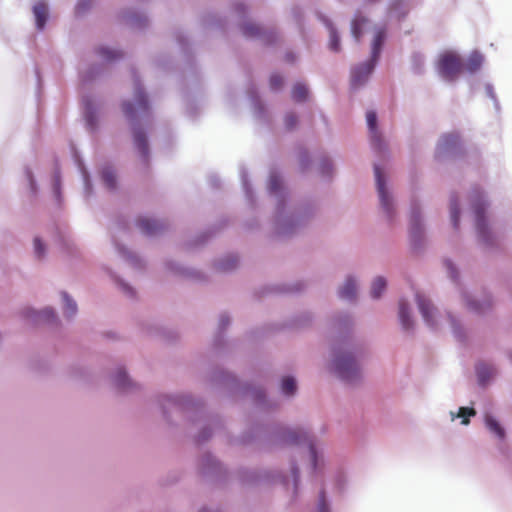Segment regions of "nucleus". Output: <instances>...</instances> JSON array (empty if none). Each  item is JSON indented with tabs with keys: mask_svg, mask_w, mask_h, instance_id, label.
I'll return each mask as SVG.
<instances>
[{
	"mask_svg": "<svg viewBox=\"0 0 512 512\" xmlns=\"http://www.w3.org/2000/svg\"><path fill=\"white\" fill-rule=\"evenodd\" d=\"M386 38V31L384 28L377 29L373 42H372V51H371V59L352 70L351 73V85L353 87H358L364 84L369 75L372 73L374 69V65L380 56V52L383 46V43Z\"/></svg>",
	"mask_w": 512,
	"mask_h": 512,
	"instance_id": "1",
	"label": "nucleus"
},
{
	"mask_svg": "<svg viewBox=\"0 0 512 512\" xmlns=\"http://www.w3.org/2000/svg\"><path fill=\"white\" fill-rule=\"evenodd\" d=\"M463 67L462 59L454 52L443 53L437 64L439 74L447 81L455 80L463 71Z\"/></svg>",
	"mask_w": 512,
	"mask_h": 512,
	"instance_id": "2",
	"label": "nucleus"
},
{
	"mask_svg": "<svg viewBox=\"0 0 512 512\" xmlns=\"http://www.w3.org/2000/svg\"><path fill=\"white\" fill-rule=\"evenodd\" d=\"M335 372L344 381L353 382L359 377V368L349 353L337 354L334 359Z\"/></svg>",
	"mask_w": 512,
	"mask_h": 512,
	"instance_id": "3",
	"label": "nucleus"
},
{
	"mask_svg": "<svg viewBox=\"0 0 512 512\" xmlns=\"http://www.w3.org/2000/svg\"><path fill=\"white\" fill-rule=\"evenodd\" d=\"M135 103L124 102L122 105L123 113L127 119L133 120L138 114L145 113L149 109L147 97L142 87L135 84Z\"/></svg>",
	"mask_w": 512,
	"mask_h": 512,
	"instance_id": "4",
	"label": "nucleus"
},
{
	"mask_svg": "<svg viewBox=\"0 0 512 512\" xmlns=\"http://www.w3.org/2000/svg\"><path fill=\"white\" fill-rule=\"evenodd\" d=\"M374 173L381 206L387 212V214H390L392 199L386 191L384 175L378 165L374 166Z\"/></svg>",
	"mask_w": 512,
	"mask_h": 512,
	"instance_id": "5",
	"label": "nucleus"
},
{
	"mask_svg": "<svg viewBox=\"0 0 512 512\" xmlns=\"http://www.w3.org/2000/svg\"><path fill=\"white\" fill-rule=\"evenodd\" d=\"M283 441L287 444H300L303 442H308V448L310 451V454L312 458L315 460L316 458V451L312 444V442L309 440L308 435L300 430H288L283 435Z\"/></svg>",
	"mask_w": 512,
	"mask_h": 512,
	"instance_id": "6",
	"label": "nucleus"
},
{
	"mask_svg": "<svg viewBox=\"0 0 512 512\" xmlns=\"http://www.w3.org/2000/svg\"><path fill=\"white\" fill-rule=\"evenodd\" d=\"M137 226L147 236L157 235L166 228L165 223L147 217L140 218L137 221Z\"/></svg>",
	"mask_w": 512,
	"mask_h": 512,
	"instance_id": "7",
	"label": "nucleus"
},
{
	"mask_svg": "<svg viewBox=\"0 0 512 512\" xmlns=\"http://www.w3.org/2000/svg\"><path fill=\"white\" fill-rule=\"evenodd\" d=\"M416 301L420 310V313L422 314V317L424 318L427 325L430 327L435 326V322L433 319V312L435 310L434 306L430 302V300L426 299L424 296L417 294L416 295Z\"/></svg>",
	"mask_w": 512,
	"mask_h": 512,
	"instance_id": "8",
	"label": "nucleus"
},
{
	"mask_svg": "<svg viewBox=\"0 0 512 512\" xmlns=\"http://www.w3.org/2000/svg\"><path fill=\"white\" fill-rule=\"evenodd\" d=\"M133 138L134 145L137 148L140 156L143 158L144 162H147L149 150L145 133L140 129L133 128Z\"/></svg>",
	"mask_w": 512,
	"mask_h": 512,
	"instance_id": "9",
	"label": "nucleus"
},
{
	"mask_svg": "<svg viewBox=\"0 0 512 512\" xmlns=\"http://www.w3.org/2000/svg\"><path fill=\"white\" fill-rule=\"evenodd\" d=\"M367 125L371 133V142L374 146H380V137L377 132V116L374 111H368L366 114Z\"/></svg>",
	"mask_w": 512,
	"mask_h": 512,
	"instance_id": "10",
	"label": "nucleus"
},
{
	"mask_svg": "<svg viewBox=\"0 0 512 512\" xmlns=\"http://www.w3.org/2000/svg\"><path fill=\"white\" fill-rule=\"evenodd\" d=\"M483 63V56L479 52H473L464 63L463 70L474 73L480 69Z\"/></svg>",
	"mask_w": 512,
	"mask_h": 512,
	"instance_id": "11",
	"label": "nucleus"
},
{
	"mask_svg": "<svg viewBox=\"0 0 512 512\" xmlns=\"http://www.w3.org/2000/svg\"><path fill=\"white\" fill-rule=\"evenodd\" d=\"M33 12L37 28L40 30L43 29L47 20V6L42 2L37 3L33 8Z\"/></svg>",
	"mask_w": 512,
	"mask_h": 512,
	"instance_id": "12",
	"label": "nucleus"
},
{
	"mask_svg": "<svg viewBox=\"0 0 512 512\" xmlns=\"http://www.w3.org/2000/svg\"><path fill=\"white\" fill-rule=\"evenodd\" d=\"M356 284L351 278H348L339 290V296L342 299L352 300L356 296Z\"/></svg>",
	"mask_w": 512,
	"mask_h": 512,
	"instance_id": "13",
	"label": "nucleus"
},
{
	"mask_svg": "<svg viewBox=\"0 0 512 512\" xmlns=\"http://www.w3.org/2000/svg\"><path fill=\"white\" fill-rule=\"evenodd\" d=\"M399 318L403 329L409 330L410 328H412L413 321L409 315L408 305L404 300H401L399 302Z\"/></svg>",
	"mask_w": 512,
	"mask_h": 512,
	"instance_id": "14",
	"label": "nucleus"
},
{
	"mask_svg": "<svg viewBox=\"0 0 512 512\" xmlns=\"http://www.w3.org/2000/svg\"><path fill=\"white\" fill-rule=\"evenodd\" d=\"M460 142V138L457 134L450 133L445 134L441 137L438 148L442 151L448 150L450 148H453L457 146Z\"/></svg>",
	"mask_w": 512,
	"mask_h": 512,
	"instance_id": "15",
	"label": "nucleus"
},
{
	"mask_svg": "<svg viewBox=\"0 0 512 512\" xmlns=\"http://www.w3.org/2000/svg\"><path fill=\"white\" fill-rule=\"evenodd\" d=\"M475 214H476V228H477L478 234L483 240H486L488 231H487V226H486L485 219L483 216V209L480 206H477L475 208Z\"/></svg>",
	"mask_w": 512,
	"mask_h": 512,
	"instance_id": "16",
	"label": "nucleus"
},
{
	"mask_svg": "<svg viewBox=\"0 0 512 512\" xmlns=\"http://www.w3.org/2000/svg\"><path fill=\"white\" fill-rule=\"evenodd\" d=\"M102 180L108 189H114L116 187V175L112 168H104L102 170Z\"/></svg>",
	"mask_w": 512,
	"mask_h": 512,
	"instance_id": "17",
	"label": "nucleus"
},
{
	"mask_svg": "<svg viewBox=\"0 0 512 512\" xmlns=\"http://www.w3.org/2000/svg\"><path fill=\"white\" fill-rule=\"evenodd\" d=\"M308 96V89L304 84L297 83L292 89V98L297 102L304 101Z\"/></svg>",
	"mask_w": 512,
	"mask_h": 512,
	"instance_id": "18",
	"label": "nucleus"
},
{
	"mask_svg": "<svg viewBox=\"0 0 512 512\" xmlns=\"http://www.w3.org/2000/svg\"><path fill=\"white\" fill-rule=\"evenodd\" d=\"M386 288V281L382 277H377L371 286V296L375 299L379 298Z\"/></svg>",
	"mask_w": 512,
	"mask_h": 512,
	"instance_id": "19",
	"label": "nucleus"
},
{
	"mask_svg": "<svg viewBox=\"0 0 512 512\" xmlns=\"http://www.w3.org/2000/svg\"><path fill=\"white\" fill-rule=\"evenodd\" d=\"M297 386L293 377L287 376L282 379L281 390L285 395H293Z\"/></svg>",
	"mask_w": 512,
	"mask_h": 512,
	"instance_id": "20",
	"label": "nucleus"
},
{
	"mask_svg": "<svg viewBox=\"0 0 512 512\" xmlns=\"http://www.w3.org/2000/svg\"><path fill=\"white\" fill-rule=\"evenodd\" d=\"M485 422H486V426L488 427V429L491 432H493L499 438H503L504 437V430L500 426V424L497 422L496 419H494L492 416H486Z\"/></svg>",
	"mask_w": 512,
	"mask_h": 512,
	"instance_id": "21",
	"label": "nucleus"
},
{
	"mask_svg": "<svg viewBox=\"0 0 512 512\" xmlns=\"http://www.w3.org/2000/svg\"><path fill=\"white\" fill-rule=\"evenodd\" d=\"M97 53L99 54V56H101L104 60L107 61H112L122 57V53L120 51L112 50L106 47H100L97 50Z\"/></svg>",
	"mask_w": 512,
	"mask_h": 512,
	"instance_id": "22",
	"label": "nucleus"
},
{
	"mask_svg": "<svg viewBox=\"0 0 512 512\" xmlns=\"http://www.w3.org/2000/svg\"><path fill=\"white\" fill-rule=\"evenodd\" d=\"M64 300V314L68 317L73 316L77 311L76 303L68 296L67 293H62Z\"/></svg>",
	"mask_w": 512,
	"mask_h": 512,
	"instance_id": "23",
	"label": "nucleus"
},
{
	"mask_svg": "<svg viewBox=\"0 0 512 512\" xmlns=\"http://www.w3.org/2000/svg\"><path fill=\"white\" fill-rule=\"evenodd\" d=\"M243 34L247 37L262 36V29L254 23H246L242 27Z\"/></svg>",
	"mask_w": 512,
	"mask_h": 512,
	"instance_id": "24",
	"label": "nucleus"
},
{
	"mask_svg": "<svg viewBox=\"0 0 512 512\" xmlns=\"http://www.w3.org/2000/svg\"><path fill=\"white\" fill-rule=\"evenodd\" d=\"M450 214H451V221L453 223V226L457 229L459 225V206L457 200H451L450 203Z\"/></svg>",
	"mask_w": 512,
	"mask_h": 512,
	"instance_id": "25",
	"label": "nucleus"
},
{
	"mask_svg": "<svg viewBox=\"0 0 512 512\" xmlns=\"http://www.w3.org/2000/svg\"><path fill=\"white\" fill-rule=\"evenodd\" d=\"M476 369L479 381L482 384H484L492 375L491 369L484 364H479Z\"/></svg>",
	"mask_w": 512,
	"mask_h": 512,
	"instance_id": "26",
	"label": "nucleus"
},
{
	"mask_svg": "<svg viewBox=\"0 0 512 512\" xmlns=\"http://www.w3.org/2000/svg\"><path fill=\"white\" fill-rule=\"evenodd\" d=\"M237 258L234 256H229L226 259L222 260L218 264V269L221 271H228L234 267H236L237 264Z\"/></svg>",
	"mask_w": 512,
	"mask_h": 512,
	"instance_id": "27",
	"label": "nucleus"
},
{
	"mask_svg": "<svg viewBox=\"0 0 512 512\" xmlns=\"http://www.w3.org/2000/svg\"><path fill=\"white\" fill-rule=\"evenodd\" d=\"M467 306L471 311H474L476 313H482L486 309H488L491 306V304L490 302H484L483 304H480L479 302L473 300L468 301Z\"/></svg>",
	"mask_w": 512,
	"mask_h": 512,
	"instance_id": "28",
	"label": "nucleus"
},
{
	"mask_svg": "<svg viewBox=\"0 0 512 512\" xmlns=\"http://www.w3.org/2000/svg\"><path fill=\"white\" fill-rule=\"evenodd\" d=\"M476 411L473 408L461 407L457 414V417L462 418V424L467 425L469 423V417L474 416Z\"/></svg>",
	"mask_w": 512,
	"mask_h": 512,
	"instance_id": "29",
	"label": "nucleus"
},
{
	"mask_svg": "<svg viewBox=\"0 0 512 512\" xmlns=\"http://www.w3.org/2000/svg\"><path fill=\"white\" fill-rule=\"evenodd\" d=\"M330 49L337 52L340 50V40L334 28H330Z\"/></svg>",
	"mask_w": 512,
	"mask_h": 512,
	"instance_id": "30",
	"label": "nucleus"
},
{
	"mask_svg": "<svg viewBox=\"0 0 512 512\" xmlns=\"http://www.w3.org/2000/svg\"><path fill=\"white\" fill-rule=\"evenodd\" d=\"M115 383L120 388H125L129 383V379L123 370H119L115 376Z\"/></svg>",
	"mask_w": 512,
	"mask_h": 512,
	"instance_id": "31",
	"label": "nucleus"
},
{
	"mask_svg": "<svg viewBox=\"0 0 512 512\" xmlns=\"http://www.w3.org/2000/svg\"><path fill=\"white\" fill-rule=\"evenodd\" d=\"M280 186H281L280 178L276 175H271L269 178V182H268V188H269L270 192L276 193L280 189Z\"/></svg>",
	"mask_w": 512,
	"mask_h": 512,
	"instance_id": "32",
	"label": "nucleus"
},
{
	"mask_svg": "<svg viewBox=\"0 0 512 512\" xmlns=\"http://www.w3.org/2000/svg\"><path fill=\"white\" fill-rule=\"evenodd\" d=\"M410 222H411V234L415 235L420 230L418 213H416L414 211L412 212Z\"/></svg>",
	"mask_w": 512,
	"mask_h": 512,
	"instance_id": "33",
	"label": "nucleus"
},
{
	"mask_svg": "<svg viewBox=\"0 0 512 512\" xmlns=\"http://www.w3.org/2000/svg\"><path fill=\"white\" fill-rule=\"evenodd\" d=\"M364 20H357L355 19L353 22H352V33H353V36L355 37V39L357 41H359L361 35H362V31H361V24Z\"/></svg>",
	"mask_w": 512,
	"mask_h": 512,
	"instance_id": "34",
	"label": "nucleus"
},
{
	"mask_svg": "<svg viewBox=\"0 0 512 512\" xmlns=\"http://www.w3.org/2000/svg\"><path fill=\"white\" fill-rule=\"evenodd\" d=\"M283 84V78L278 74H273L270 77V87L273 90L279 89Z\"/></svg>",
	"mask_w": 512,
	"mask_h": 512,
	"instance_id": "35",
	"label": "nucleus"
},
{
	"mask_svg": "<svg viewBox=\"0 0 512 512\" xmlns=\"http://www.w3.org/2000/svg\"><path fill=\"white\" fill-rule=\"evenodd\" d=\"M287 130H292L297 124V117L293 113H289L284 119Z\"/></svg>",
	"mask_w": 512,
	"mask_h": 512,
	"instance_id": "36",
	"label": "nucleus"
},
{
	"mask_svg": "<svg viewBox=\"0 0 512 512\" xmlns=\"http://www.w3.org/2000/svg\"><path fill=\"white\" fill-rule=\"evenodd\" d=\"M92 4L91 0H80L76 6V13L81 14L86 11Z\"/></svg>",
	"mask_w": 512,
	"mask_h": 512,
	"instance_id": "37",
	"label": "nucleus"
},
{
	"mask_svg": "<svg viewBox=\"0 0 512 512\" xmlns=\"http://www.w3.org/2000/svg\"><path fill=\"white\" fill-rule=\"evenodd\" d=\"M34 248H35L36 255L39 258L43 257L45 248H44V245H43V243L41 242V240L39 238H35V240H34Z\"/></svg>",
	"mask_w": 512,
	"mask_h": 512,
	"instance_id": "38",
	"label": "nucleus"
},
{
	"mask_svg": "<svg viewBox=\"0 0 512 512\" xmlns=\"http://www.w3.org/2000/svg\"><path fill=\"white\" fill-rule=\"evenodd\" d=\"M444 263H445V266L449 273V276L451 277V279L455 280L457 278V271H456L455 267L453 266L452 262L449 260H446Z\"/></svg>",
	"mask_w": 512,
	"mask_h": 512,
	"instance_id": "39",
	"label": "nucleus"
},
{
	"mask_svg": "<svg viewBox=\"0 0 512 512\" xmlns=\"http://www.w3.org/2000/svg\"><path fill=\"white\" fill-rule=\"evenodd\" d=\"M40 316L45 318L47 321H52L55 319V313L52 309L46 308L41 313Z\"/></svg>",
	"mask_w": 512,
	"mask_h": 512,
	"instance_id": "40",
	"label": "nucleus"
},
{
	"mask_svg": "<svg viewBox=\"0 0 512 512\" xmlns=\"http://www.w3.org/2000/svg\"><path fill=\"white\" fill-rule=\"evenodd\" d=\"M86 122H87V125L90 127V129H94L96 122H95V118H94L92 112H90V111L86 112Z\"/></svg>",
	"mask_w": 512,
	"mask_h": 512,
	"instance_id": "41",
	"label": "nucleus"
},
{
	"mask_svg": "<svg viewBox=\"0 0 512 512\" xmlns=\"http://www.w3.org/2000/svg\"><path fill=\"white\" fill-rule=\"evenodd\" d=\"M318 512H328V507L325 503L324 492H322L321 497H320Z\"/></svg>",
	"mask_w": 512,
	"mask_h": 512,
	"instance_id": "42",
	"label": "nucleus"
},
{
	"mask_svg": "<svg viewBox=\"0 0 512 512\" xmlns=\"http://www.w3.org/2000/svg\"><path fill=\"white\" fill-rule=\"evenodd\" d=\"M121 286H122L123 291H124L125 293H127V294H129V295H131V296L133 295V291H132V289H131L128 285H126V284H121Z\"/></svg>",
	"mask_w": 512,
	"mask_h": 512,
	"instance_id": "43",
	"label": "nucleus"
},
{
	"mask_svg": "<svg viewBox=\"0 0 512 512\" xmlns=\"http://www.w3.org/2000/svg\"><path fill=\"white\" fill-rule=\"evenodd\" d=\"M220 322L222 328H225L229 323V319L226 316H222Z\"/></svg>",
	"mask_w": 512,
	"mask_h": 512,
	"instance_id": "44",
	"label": "nucleus"
},
{
	"mask_svg": "<svg viewBox=\"0 0 512 512\" xmlns=\"http://www.w3.org/2000/svg\"><path fill=\"white\" fill-rule=\"evenodd\" d=\"M60 186V178L58 175L55 176V189L58 190Z\"/></svg>",
	"mask_w": 512,
	"mask_h": 512,
	"instance_id": "45",
	"label": "nucleus"
},
{
	"mask_svg": "<svg viewBox=\"0 0 512 512\" xmlns=\"http://www.w3.org/2000/svg\"><path fill=\"white\" fill-rule=\"evenodd\" d=\"M286 59H287V61H291L292 62L294 60V57L291 54H287L286 55Z\"/></svg>",
	"mask_w": 512,
	"mask_h": 512,
	"instance_id": "46",
	"label": "nucleus"
},
{
	"mask_svg": "<svg viewBox=\"0 0 512 512\" xmlns=\"http://www.w3.org/2000/svg\"><path fill=\"white\" fill-rule=\"evenodd\" d=\"M293 474L295 476V479L297 480V478H298V470L297 469H293Z\"/></svg>",
	"mask_w": 512,
	"mask_h": 512,
	"instance_id": "47",
	"label": "nucleus"
},
{
	"mask_svg": "<svg viewBox=\"0 0 512 512\" xmlns=\"http://www.w3.org/2000/svg\"><path fill=\"white\" fill-rule=\"evenodd\" d=\"M201 512H206V510H205V509H203V510H201Z\"/></svg>",
	"mask_w": 512,
	"mask_h": 512,
	"instance_id": "48",
	"label": "nucleus"
}]
</instances>
